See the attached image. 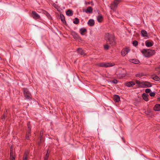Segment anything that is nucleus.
<instances>
[{
    "label": "nucleus",
    "mask_w": 160,
    "mask_h": 160,
    "mask_svg": "<svg viewBox=\"0 0 160 160\" xmlns=\"http://www.w3.org/2000/svg\"><path fill=\"white\" fill-rule=\"evenodd\" d=\"M25 99L28 101H30L32 99V95L31 92L27 88H22Z\"/></svg>",
    "instance_id": "nucleus-1"
},
{
    "label": "nucleus",
    "mask_w": 160,
    "mask_h": 160,
    "mask_svg": "<svg viewBox=\"0 0 160 160\" xmlns=\"http://www.w3.org/2000/svg\"><path fill=\"white\" fill-rule=\"evenodd\" d=\"M142 54L146 57H149L153 55L155 53V51L150 49H144L141 51Z\"/></svg>",
    "instance_id": "nucleus-2"
},
{
    "label": "nucleus",
    "mask_w": 160,
    "mask_h": 160,
    "mask_svg": "<svg viewBox=\"0 0 160 160\" xmlns=\"http://www.w3.org/2000/svg\"><path fill=\"white\" fill-rule=\"evenodd\" d=\"M122 0H115L110 6V9L113 10H115L117 8L119 3L121 2Z\"/></svg>",
    "instance_id": "nucleus-3"
},
{
    "label": "nucleus",
    "mask_w": 160,
    "mask_h": 160,
    "mask_svg": "<svg viewBox=\"0 0 160 160\" xmlns=\"http://www.w3.org/2000/svg\"><path fill=\"white\" fill-rule=\"evenodd\" d=\"M130 51V49L129 47H126L123 48L121 51V55L122 57H124Z\"/></svg>",
    "instance_id": "nucleus-4"
},
{
    "label": "nucleus",
    "mask_w": 160,
    "mask_h": 160,
    "mask_svg": "<svg viewBox=\"0 0 160 160\" xmlns=\"http://www.w3.org/2000/svg\"><path fill=\"white\" fill-rule=\"evenodd\" d=\"M10 160H15L16 156L15 153L13 151V147L11 146L10 149Z\"/></svg>",
    "instance_id": "nucleus-5"
},
{
    "label": "nucleus",
    "mask_w": 160,
    "mask_h": 160,
    "mask_svg": "<svg viewBox=\"0 0 160 160\" xmlns=\"http://www.w3.org/2000/svg\"><path fill=\"white\" fill-rule=\"evenodd\" d=\"M105 38L107 42H108L109 41L112 40L113 38H114V37L112 34L107 33L105 35Z\"/></svg>",
    "instance_id": "nucleus-6"
},
{
    "label": "nucleus",
    "mask_w": 160,
    "mask_h": 160,
    "mask_svg": "<svg viewBox=\"0 0 160 160\" xmlns=\"http://www.w3.org/2000/svg\"><path fill=\"white\" fill-rule=\"evenodd\" d=\"M32 14L33 18L35 19H39L40 17V16L34 11L32 12Z\"/></svg>",
    "instance_id": "nucleus-7"
},
{
    "label": "nucleus",
    "mask_w": 160,
    "mask_h": 160,
    "mask_svg": "<svg viewBox=\"0 0 160 160\" xmlns=\"http://www.w3.org/2000/svg\"><path fill=\"white\" fill-rule=\"evenodd\" d=\"M71 34L73 36L74 38L76 40H78L80 38L78 35L74 31H72L71 32Z\"/></svg>",
    "instance_id": "nucleus-8"
},
{
    "label": "nucleus",
    "mask_w": 160,
    "mask_h": 160,
    "mask_svg": "<svg viewBox=\"0 0 160 160\" xmlns=\"http://www.w3.org/2000/svg\"><path fill=\"white\" fill-rule=\"evenodd\" d=\"M152 86V84L150 82H142V87H144L145 86L147 87H150Z\"/></svg>",
    "instance_id": "nucleus-9"
},
{
    "label": "nucleus",
    "mask_w": 160,
    "mask_h": 160,
    "mask_svg": "<svg viewBox=\"0 0 160 160\" xmlns=\"http://www.w3.org/2000/svg\"><path fill=\"white\" fill-rule=\"evenodd\" d=\"M115 65L114 63L111 62H105V68H108L112 67Z\"/></svg>",
    "instance_id": "nucleus-10"
},
{
    "label": "nucleus",
    "mask_w": 160,
    "mask_h": 160,
    "mask_svg": "<svg viewBox=\"0 0 160 160\" xmlns=\"http://www.w3.org/2000/svg\"><path fill=\"white\" fill-rule=\"evenodd\" d=\"M77 50L78 53L81 55L84 56L86 55L85 52L82 48H79L77 49Z\"/></svg>",
    "instance_id": "nucleus-11"
},
{
    "label": "nucleus",
    "mask_w": 160,
    "mask_h": 160,
    "mask_svg": "<svg viewBox=\"0 0 160 160\" xmlns=\"http://www.w3.org/2000/svg\"><path fill=\"white\" fill-rule=\"evenodd\" d=\"M105 62H102L97 63L95 64V65L98 67L105 68Z\"/></svg>",
    "instance_id": "nucleus-12"
},
{
    "label": "nucleus",
    "mask_w": 160,
    "mask_h": 160,
    "mask_svg": "<svg viewBox=\"0 0 160 160\" xmlns=\"http://www.w3.org/2000/svg\"><path fill=\"white\" fill-rule=\"evenodd\" d=\"M125 83L126 86L128 87L133 86L135 85V83L134 82L132 81L127 82H126Z\"/></svg>",
    "instance_id": "nucleus-13"
},
{
    "label": "nucleus",
    "mask_w": 160,
    "mask_h": 160,
    "mask_svg": "<svg viewBox=\"0 0 160 160\" xmlns=\"http://www.w3.org/2000/svg\"><path fill=\"white\" fill-rule=\"evenodd\" d=\"M28 154V151L27 150H25L24 154L23 160H27Z\"/></svg>",
    "instance_id": "nucleus-14"
},
{
    "label": "nucleus",
    "mask_w": 160,
    "mask_h": 160,
    "mask_svg": "<svg viewBox=\"0 0 160 160\" xmlns=\"http://www.w3.org/2000/svg\"><path fill=\"white\" fill-rule=\"evenodd\" d=\"M153 43L152 41L150 42L148 41H147L145 42L146 46L147 47H152L153 46Z\"/></svg>",
    "instance_id": "nucleus-15"
},
{
    "label": "nucleus",
    "mask_w": 160,
    "mask_h": 160,
    "mask_svg": "<svg viewBox=\"0 0 160 160\" xmlns=\"http://www.w3.org/2000/svg\"><path fill=\"white\" fill-rule=\"evenodd\" d=\"M95 23L94 20L92 19H90L88 22V24L90 26H93Z\"/></svg>",
    "instance_id": "nucleus-16"
},
{
    "label": "nucleus",
    "mask_w": 160,
    "mask_h": 160,
    "mask_svg": "<svg viewBox=\"0 0 160 160\" xmlns=\"http://www.w3.org/2000/svg\"><path fill=\"white\" fill-rule=\"evenodd\" d=\"M93 9L91 7H89L86 10L85 12L86 13H92V12Z\"/></svg>",
    "instance_id": "nucleus-17"
},
{
    "label": "nucleus",
    "mask_w": 160,
    "mask_h": 160,
    "mask_svg": "<svg viewBox=\"0 0 160 160\" xmlns=\"http://www.w3.org/2000/svg\"><path fill=\"white\" fill-rule=\"evenodd\" d=\"M153 109L154 111H160V104H156L154 107Z\"/></svg>",
    "instance_id": "nucleus-18"
},
{
    "label": "nucleus",
    "mask_w": 160,
    "mask_h": 160,
    "mask_svg": "<svg viewBox=\"0 0 160 160\" xmlns=\"http://www.w3.org/2000/svg\"><path fill=\"white\" fill-rule=\"evenodd\" d=\"M148 95L146 93H143L142 95L143 99L146 101H148Z\"/></svg>",
    "instance_id": "nucleus-19"
},
{
    "label": "nucleus",
    "mask_w": 160,
    "mask_h": 160,
    "mask_svg": "<svg viewBox=\"0 0 160 160\" xmlns=\"http://www.w3.org/2000/svg\"><path fill=\"white\" fill-rule=\"evenodd\" d=\"M66 14L68 16H72L73 15V12L72 10L69 9L66 12Z\"/></svg>",
    "instance_id": "nucleus-20"
},
{
    "label": "nucleus",
    "mask_w": 160,
    "mask_h": 160,
    "mask_svg": "<svg viewBox=\"0 0 160 160\" xmlns=\"http://www.w3.org/2000/svg\"><path fill=\"white\" fill-rule=\"evenodd\" d=\"M130 61L131 62L136 64H138L139 63V61L137 59H131L130 60Z\"/></svg>",
    "instance_id": "nucleus-21"
},
{
    "label": "nucleus",
    "mask_w": 160,
    "mask_h": 160,
    "mask_svg": "<svg viewBox=\"0 0 160 160\" xmlns=\"http://www.w3.org/2000/svg\"><path fill=\"white\" fill-rule=\"evenodd\" d=\"M141 34L142 36L144 37H147L148 33L145 30H142L141 31Z\"/></svg>",
    "instance_id": "nucleus-22"
},
{
    "label": "nucleus",
    "mask_w": 160,
    "mask_h": 160,
    "mask_svg": "<svg viewBox=\"0 0 160 160\" xmlns=\"http://www.w3.org/2000/svg\"><path fill=\"white\" fill-rule=\"evenodd\" d=\"M108 42L111 45V46L115 45L116 44V42L114 40V38H113L112 40L109 41Z\"/></svg>",
    "instance_id": "nucleus-23"
},
{
    "label": "nucleus",
    "mask_w": 160,
    "mask_h": 160,
    "mask_svg": "<svg viewBox=\"0 0 160 160\" xmlns=\"http://www.w3.org/2000/svg\"><path fill=\"white\" fill-rule=\"evenodd\" d=\"M60 18L61 21L63 23L66 22L64 16L63 15V14L61 13L60 14Z\"/></svg>",
    "instance_id": "nucleus-24"
},
{
    "label": "nucleus",
    "mask_w": 160,
    "mask_h": 160,
    "mask_svg": "<svg viewBox=\"0 0 160 160\" xmlns=\"http://www.w3.org/2000/svg\"><path fill=\"white\" fill-rule=\"evenodd\" d=\"M97 20L98 22H101L103 19V17L101 14L99 15L97 18Z\"/></svg>",
    "instance_id": "nucleus-25"
},
{
    "label": "nucleus",
    "mask_w": 160,
    "mask_h": 160,
    "mask_svg": "<svg viewBox=\"0 0 160 160\" xmlns=\"http://www.w3.org/2000/svg\"><path fill=\"white\" fill-rule=\"evenodd\" d=\"M114 100L116 102H118L120 100V98L118 95H115L114 96Z\"/></svg>",
    "instance_id": "nucleus-26"
},
{
    "label": "nucleus",
    "mask_w": 160,
    "mask_h": 160,
    "mask_svg": "<svg viewBox=\"0 0 160 160\" xmlns=\"http://www.w3.org/2000/svg\"><path fill=\"white\" fill-rule=\"evenodd\" d=\"M86 29L85 28H81L80 29V33L82 35H84V33L86 32Z\"/></svg>",
    "instance_id": "nucleus-27"
},
{
    "label": "nucleus",
    "mask_w": 160,
    "mask_h": 160,
    "mask_svg": "<svg viewBox=\"0 0 160 160\" xmlns=\"http://www.w3.org/2000/svg\"><path fill=\"white\" fill-rule=\"evenodd\" d=\"M79 22V20L77 18H76L73 21V23L74 24H77Z\"/></svg>",
    "instance_id": "nucleus-28"
},
{
    "label": "nucleus",
    "mask_w": 160,
    "mask_h": 160,
    "mask_svg": "<svg viewBox=\"0 0 160 160\" xmlns=\"http://www.w3.org/2000/svg\"><path fill=\"white\" fill-rule=\"evenodd\" d=\"M152 79L153 80L156 81H159L160 79L159 77L156 75L153 76L152 78Z\"/></svg>",
    "instance_id": "nucleus-29"
},
{
    "label": "nucleus",
    "mask_w": 160,
    "mask_h": 160,
    "mask_svg": "<svg viewBox=\"0 0 160 160\" xmlns=\"http://www.w3.org/2000/svg\"><path fill=\"white\" fill-rule=\"evenodd\" d=\"M48 150H47V153L44 157V160H48L49 153H48Z\"/></svg>",
    "instance_id": "nucleus-30"
},
{
    "label": "nucleus",
    "mask_w": 160,
    "mask_h": 160,
    "mask_svg": "<svg viewBox=\"0 0 160 160\" xmlns=\"http://www.w3.org/2000/svg\"><path fill=\"white\" fill-rule=\"evenodd\" d=\"M135 82L136 83L138 84L140 87H142V82H141L138 80H136Z\"/></svg>",
    "instance_id": "nucleus-31"
},
{
    "label": "nucleus",
    "mask_w": 160,
    "mask_h": 160,
    "mask_svg": "<svg viewBox=\"0 0 160 160\" xmlns=\"http://www.w3.org/2000/svg\"><path fill=\"white\" fill-rule=\"evenodd\" d=\"M126 76V73H121L118 75V77L119 78H122L125 77Z\"/></svg>",
    "instance_id": "nucleus-32"
},
{
    "label": "nucleus",
    "mask_w": 160,
    "mask_h": 160,
    "mask_svg": "<svg viewBox=\"0 0 160 160\" xmlns=\"http://www.w3.org/2000/svg\"><path fill=\"white\" fill-rule=\"evenodd\" d=\"M143 76V74L142 73L139 72L136 75V77H140L142 76Z\"/></svg>",
    "instance_id": "nucleus-33"
},
{
    "label": "nucleus",
    "mask_w": 160,
    "mask_h": 160,
    "mask_svg": "<svg viewBox=\"0 0 160 160\" xmlns=\"http://www.w3.org/2000/svg\"><path fill=\"white\" fill-rule=\"evenodd\" d=\"M132 44L134 46H136L138 45V42L136 40H134L133 41Z\"/></svg>",
    "instance_id": "nucleus-34"
},
{
    "label": "nucleus",
    "mask_w": 160,
    "mask_h": 160,
    "mask_svg": "<svg viewBox=\"0 0 160 160\" xmlns=\"http://www.w3.org/2000/svg\"><path fill=\"white\" fill-rule=\"evenodd\" d=\"M156 71H157L158 74L160 75V66L156 68Z\"/></svg>",
    "instance_id": "nucleus-35"
},
{
    "label": "nucleus",
    "mask_w": 160,
    "mask_h": 160,
    "mask_svg": "<svg viewBox=\"0 0 160 160\" xmlns=\"http://www.w3.org/2000/svg\"><path fill=\"white\" fill-rule=\"evenodd\" d=\"M109 47H110V46L107 44L105 45L104 46V49L106 50H108L109 49Z\"/></svg>",
    "instance_id": "nucleus-36"
},
{
    "label": "nucleus",
    "mask_w": 160,
    "mask_h": 160,
    "mask_svg": "<svg viewBox=\"0 0 160 160\" xmlns=\"http://www.w3.org/2000/svg\"><path fill=\"white\" fill-rule=\"evenodd\" d=\"M45 14L48 18H51L50 15L48 12H46Z\"/></svg>",
    "instance_id": "nucleus-37"
},
{
    "label": "nucleus",
    "mask_w": 160,
    "mask_h": 160,
    "mask_svg": "<svg viewBox=\"0 0 160 160\" xmlns=\"http://www.w3.org/2000/svg\"><path fill=\"white\" fill-rule=\"evenodd\" d=\"M6 117H7V115L5 113V112H4L3 115L2 117L1 118L2 120H4Z\"/></svg>",
    "instance_id": "nucleus-38"
},
{
    "label": "nucleus",
    "mask_w": 160,
    "mask_h": 160,
    "mask_svg": "<svg viewBox=\"0 0 160 160\" xmlns=\"http://www.w3.org/2000/svg\"><path fill=\"white\" fill-rule=\"evenodd\" d=\"M27 126H28V129H31L30 124V121H29L27 123Z\"/></svg>",
    "instance_id": "nucleus-39"
},
{
    "label": "nucleus",
    "mask_w": 160,
    "mask_h": 160,
    "mask_svg": "<svg viewBox=\"0 0 160 160\" xmlns=\"http://www.w3.org/2000/svg\"><path fill=\"white\" fill-rule=\"evenodd\" d=\"M151 91V90L150 89L147 88L146 89L145 92L146 93H150Z\"/></svg>",
    "instance_id": "nucleus-40"
},
{
    "label": "nucleus",
    "mask_w": 160,
    "mask_h": 160,
    "mask_svg": "<svg viewBox=\"0 0 160 160\" xmlns=\"http://www.w3.org/2000/svg\"><path fill=\"white\" fill-rule=\"evenodd\" d=\"M31 136V134H28L26 133V138L27 140H29V137Z\"/></svg>",
    "instance_id": "nucleus-41"
},
{
    "label": "nucleus",
    "mask_w": 160,
    "mask_h": 160,
    "mask_svg": "<svg viewBox=\"0 0 160 160\" xmlns=\"http://www.w3.org/2000/svg\"><path fill=\"white\" fill-rule=\"evenodd\" d=\"M149 95L151 97H153L155 96V94L154 92H150Z\"/></svg>",
    "instance_id": "nucleus-42"
},
{
    "label": "nucleus",
    "mask_w": 160,
    "mask_h": 160,
    "mask_svg": "<svg viewBox=\"0 0 160 160\" xmlns=\"http://www.w3.org/2000/svg\"><path fill=\"white\" fill-rule=\"evenodd\" d=\"M31 129H28L26 133L28 134H31Z\"/></svg>",
    "instance_id": "nucleus-43"
},
{
    "label": "nucleus",
    "mask_w": 160,
    "mask_h": 160,
    "mask_svg": "<svg viewBox=\"0 0 160 160\" xmlns=\"http://www.w3.org/2000/svg\"><path fill=\"white\" fill-rule=\"evenodd\" d=\"M112 82L114 83L117 84L118 83V81L116 79H114L112 81Z\"/></svg>",
    "instance_id": "nucleus-44"
},
{
    "label": "nucleus",
    "mask_w": 160,
    "mask_h": 160,
    "mask_svg": "<svg viewBox=\"0 0 160 160\" xmlns=\"http://www.w3.org/2000/svg\"><path fill=\"white\" fill-rule=\"evenodd\" d=\"M42 137H39L40 142H38V144L39 145L40 144V143L42 142Z\"/></svg>",
    "instance_id": "nucleus-45"
},
{
    "label": "nucleus",
    "mask_w": 160,
    "mask_h": 160,
    "mask_svg": "<svg viewBox=\"0 0 160 160\" xmlns=\"http://www.w3.org/2000/svg\"><path fill=\"white\" fill-rule=\"evenodd\" d=\"M43 132L42 131H41L40 132V137H42V136H43Z\"/></svg>",
    "instance_id": "nucleus-46"
},
{
    "label": "nucleus",
    "mask_w": 160,
    "mask_h": 160,
    "mask_svg": "<svg viewBox=\"0 0 160 160\" xmlns=\"http://www.w3.org/2000/svg\"><path fill=\"white\" fill-rule=\"evenodd\" d=\"M122 140L123 142L125 143V140L124 139V138L123 137H122Z\"/></svg>",
    "instance_id": "nucleus-47"
},
{
    "label": "nucleus",
    "mask_w": 160,
    "mask_h": 160,
    "mask_svg": "<svg viewBox=\"0 0 160 160\" xmlns=\"http://www.w3.org/2000/svg\"><path fill=\"white\" fill-rule=\"evenodd\" d=\"M5 112V113L6 114V115H7V110L6 109H5V110H4V112Z\"/></svg>",
    "instance_id": "nucleus-48"
},
{
    "label": "nucleus",
    "mask_w": 160,
    "mask_h": 160,
    "mask_svg": "<svg viewBox=\"0 0 160 160\" xmlns=\"http://www.w3.org/2000/svg\"><path fill=\"white\" fill-rule=\"evenodd\" d=\"M90 2H88L87 3H88V4H90Z\"/></svg>",
    "instance_id": "nucleus-49"
}]
</instances>
